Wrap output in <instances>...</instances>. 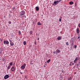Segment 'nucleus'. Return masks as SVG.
I'll use <instances>...</instances> for the list:
<instances>
[{
  "label": "nucleus",
  "instance_id": "49530a36",
  "mask_svg": "<svg viewBox=\"0 0 80 80\" xmlns=\"http://www.w3.org/2000/svg\"><path fill=\"white\" fill-rule=\"evenodd\" d=\"M1 41H3V39H1Z\"/></svg>",
  "mask_w": 80,
  "mask_h": 80
},
{
  "label": "nucleus",
  "instance_id": "a19ab883",
  "mask_svg": "<svg viewBox=\"0 0 80 80\" xmlns=\"http://www.w3.org/2000/svg\"><path fill=\"white\" fill-rule=\"evenodd\" d=\"M39 38H38L37 39L38 40H39Z\"/></svg>",
  "mask_w": 80,
  "mask_h": 80
},
{
  "label": "nucleus",
  "instance_id": "c85d7f7f",
  "mask_svg": "<svg viewBox=\"0 0 80 80\" xmlns=\"http://www.w3.org/2000/svg\"><path fill=\"white\" fill-rule=\"evenodd\" d=\"M33 23L34 24L35 23V21H33Z\"/></svg>",
  "mask_w": 80,
  "mask_h": 80
},
{
  "label": "nucleus",
  "instance_id": "412c9836",
  "mask_svg": "<svg viewBox=\"0 0 80 80\" xmlns=\"http://www.w3.org/2000/svg\"><path fill=\"white\" fill-rule=\"evenodd\" d=\"M50 62V59L48 60L47 61V63H49V62Z\"/></svg>",
  "mask_w": 80,
  "mask_h": 80
},
{
  "label": "nucleus",
  "instance_id": "f8f14e48",
  "mask_svg": "<svg viewBox=\"0 0 80 80\" xmlns=\"http://www.w3.org/2000/svg\"><path fill=\"white\" fill-rule=\"evenodd\" d=\"M21 68H22V69H24L25 68V66L23 65L22 66H21Z\"/></svg>",
  "mask_w": 80,
  "mask_h": 80
},
{
  "label": "nucleus",
  "instance_id": "1a4fd4ad",
  "mask_svg": "<svg viewBox=\"0 0 80 80\" xmlns=\"http://www.w3.org/2000/svg\"><path fill=\"white\" fill-rule=\"evenodd\" d=\"M60 52V51L59 50H58V49H57L56 50V54H58V53H59Z\"/></svg>",
  "mask_w": 80,
  "mask_h": 80
},
{
  "label": "nucleus",
  "instance_id": "0eeeda50",
  "mask_svg": "<svg viewBox=\"0 0 80 80\" xmlns=\"http://www.w3.org/2000/svg\"><path fill=\"white\" fill-rule=\"evenodd\" d=\"M9 41L10 42V44L11 46H13V45L14 44L13 43V42H12V40H9Z\"/></svg>",
  "mask_w": 80,
  "mask_h": 80
},
{
  "label": "nucleus",
  "instance_id": "79ce46f5",
  "mask_svg": "<svg viewBox=\"0 0 80 80\" xmlns=\"http://www.w3.org/2000/svg\"><path fill=\"white\" fill-rule=\"evenodd\" d=\"M77 73V72H75L74 73V74H76Z\"/></svg>",
  "mask_w": 80,
  "mask_h": 80
},
{
  "label": "nucleus",
  "instance_id": "4468645a",
  "mask_svg": "<svg viewBox=\"0 0 80 80\" xmlns=\"http://www.w3.org/2000/svg\"><path fill=\"white\" fill-rule=\"evenodd\" d=\"M69 3L70 5H72V4H73V2L71 1L69 2Z\"/></svg>",
  "mask_w": 80,
  "mask_h": 80
},
{
  "label": "nucleus",
  "instance_id": "2eb2a0df",
  "mask_svg": "<svg viewBox=\"0 0 80 80\" xmlns=\"http://www.w3.org/2000/svg\"><path fill=\"white\" fill-rule=\"evenodd\" d=\"M38 25H42V23H40V22H38L37 23Z\"/></svg>",
  "mask_w": 80,
  "mask_h": 80
},
{
  "label": "nucleus",
  "instance_id": "4be33fe9",
  "mask_svg": "<svg viewBox=\"0 0 80 80\" xmlns=\"http://www.w3.org/2000/svg\"><path fill=\"white\" fill-rule=\"evenodd\" d=\"M22 18H26V16H25V15H23L22 16Z\"/></svg>",
  "mask_w": 80,
  "mask_h": 80
},
{
  "label": "nucleus",
  "instance_id": "ddd939ff",
  "mask_svg": "<svg viewBox=\"0 0 80 80\" xmlns=\"http://www.w3.org/2000/svg\"><path fill=\"white\" fill-rule=\"evenodd\" d=\"M76 30L77 33H79V28H77Z\"/></svg>",
  "mask_w": 80,
  "mask_h": 80
},
{
  "label": "nucleus",
  "instance_id": "9b49d317",
  "mask_svg": "<svg viewBox=\"0 0 80 80\" xmlns=\"http://www.w3.org/2000/svg\"><path fill=\"white\" fill-rule=\"evenodd\" d=\"M36 11H38L39 10V8L38 7H36Z\"/></svg>",
  "mask_w": 80,
  "mask_h": 80
},
{
  "label": "nucleus",
  "instance_id": "6ab92c4d",
  "mask_svg": "<svg viewBox=\"0 0 80 80\" xmlns=\"http://www.w3.org/2000/svg\"><path fill=\"white\" fill-rule=\"evenodd\" d=\"M2 50L0 49V54H2Z\"/></svg>",
  "mask_w": 80,
  "mask_h": 80
},
{
  "label": "nucleus",
  "instance_id": "7ed1b4c3",
  "mask_svg": "<svg viewBox=\"0 0 80 80\" xmlns=\"http://www.w3.org/2000/svg\"><path fill=\"white\" fill-rule=\"evenodd\" d=\"M59 2H60L59 1H55L54 2V4H55V5H57V4H58Z\"/></svg>",
  "mask_w": 80,
  "mask_h": 80
},
{
  "label": "nucleus",
  "instance_id": "b1692460",
  "mask_svg": "<svg viewBox=\"0 0 80 80\" xmlns=\"http://www.w3.org/2000/svg\"><path fill=\"white\" fill-rule=\"evenodd\" d=\"M8 23H9V24H11V23H12V22H11V21H9Z\"/></svg>",
  "mask_w": 80,
  "mask_h": 80
},
{
  "label": "nucleus",
  "instance_id": "6e6552de",
  "mask_svg": "<svg viewBox=\"0 0 80 80\" xmlns=\"http://www.w3.org/2000/svg\"><path fill=\"white\" fill-rule=\"evenodd\" d=\"M11 70L12 72H14L15 71V69L14 68V66H12L11 68Z\"/></svg>",
  "mask_w": 80,
  "mask_h": 80
},
{
  "label": "nucleus",
  "instance_id": "bb28decb",
  "mask_svg": "<svg viewBox=\"0 0 80 80\" xmlns=\"http://www.w3.org/2000/svg\"><path fill=\"white\" fill-rule=\"evenodd\" d=\"M78 27L79 28H80V23L78 24Z\"/></svg>",
  "mask_w": 80,
  "mask_h": 80
},
{
  "label": "nucleus",
  "instance_id": "de8ad7c7",
  "mask_svg": "<svg viewBox=\"0 0 80 80\" xmlns=\"http://www.w3.org/2000/svg\"><path fill=\"white\" fill-rule=\"evenodd\" d=\"M61 1V0H59V1L60 2Z\"/></svg>",
  "mask_w": 80,
  "mask_h": 80
},
{
  "label": "nucleus",
  "instance_id": "9d476101",
  "mask_svg": "<svg viewBox=\"0 0 80 80\" xmlns=\"http://www.w3.org/2000/svg\"><path fill=\"white\" fill-rule=\"evenodd\" d=\"M57 39L58 40H62V38L60 36H59L58 37Z\"/></svg>",
  "mask_w": 80,
  "mask_h": 80
},
{
  "label": "nucleus",
  "instance_id": "aec40b11",
  "mask_svg": "<svg viewBox=\"0 0 80 80\" xmlns=\"http://www.w3.org/2000/svg\"><path fill=\"white\" fill-rule=\"evenodd\" d=\"M66 44L68 46L69 45V44H68V42H66Z\"/></svg>",
  "mask_w": 80,
  "mask_h": 80
},
{
  "label": "nucleus",
  "instance_id": "603ef678",
  "mask_svg": "<svg viewBox=\"0 0 80 80\" xmlns=\"http://www.w3.org/2000/svg\"><path fill=\"white\" fill-rule=\"evenodd\" d=\"M31 80H32V79H31Z\"/></svg>",
  "mask_w": 80,
  "mask_h": 80
},
{
  "label": "nucleus",
  "instance_id": "393cba45",
  "mask_svg": "<svg viewBox=\"0 0 80 80\" xmlns=\"http://www.w3.org/2000/svg\"><path fill=\"white\" fill-rule=\"evenodd\" d=\"M75 7H77V2H76L75 3Z\"/></svg>",
  "mask_w": 80,
  "mask_h": 80
},
{
  "label": "nucleus",
  "instance_id": "a18cd8bd",
  "mask_svg": "<svg viewBox=\"0 0 80 80\" xmlns=\"http://www.w3.org/2000/svg\"><path fill=\"white\" fill-rule=\"evenodd\" d=\"M70 63H71H71H72V62H70Z\"/></svg>",
  "mask_w": 80,
  "mask_h": 80
},
{
  "label": "nucleus",
  "instance_id": "4c0bfd02",
  "mask_svg": "<svg viewBox=\"0 0 80 80\" xmlns=\"http://www.w3.org/2000/svg\"><path fill=\"white\" fill-rule=\"evenodd\" d=\"M72 65V64H69V66H71Z\"/></svg>",
  "mask_w": 80,
  "mask_h": 80
},
{
  "label": "nucleus",
  "instance_id": "f3484780",
  "mask_svg": "<svg viewBox=\"0 0 80 80\" xmlns=\"http://www.w3.org/2000/svg\"><path fill=\"white\" fill-rule=\"evenodd\" d=\"M23 43L24 45H25L26 44H27V42H26V41H24L23 42Z\"/></svg>",
  "mask_w": 80,
  "mask_h": 80
},
{
  "label": "nucleus",
  "instance_id": "58836bf2",
  "mask_svg": "<svg viewBox=\"0 0 80 80\" xmlns=\"http://www.w3.org/2000/svg\"><path fill=\"white\" fill-rule=\"evenodd\" d=\"M80 38V37L79 36L77 39H78Z\"/></svg>",
  "mask_w": 80,
  "mask_h": 80
},
{
  "label": "nucleus",
  "instance_id": "39448f33",
  "mask_svg": "<svg viewBox=\"0 0 80 80\" xmlns=\"http://www.w3.org/2000/svg\"><path fill=\"white\" fill-rule=\"evenodd\" d=\"M78 59H79V58L76 57L75 60L74 61V63H76L77 61L78 60Z\"/></svg>",
  "mask_w": 80,
  "mask_h": 80
},
{
  "label": "nucleus",
  "instance_id": "8fccbe9b",
  "mask_svg": "<svg viewBox=\"0 0 80 80\" xmlns=\"http://www.w3.org/2000/svg\"><path fill=\"white\" fill-rule=\"evenodd\" d=\"M52 5H53L54 4H53Z\"/></svg>",
  "mask_w": 80,
  "mask_h": 80
},
{
  "label": "nucleus",
  "instance_id": "e433bc0d",
  "mask_svg": "<svg viewBox=\"0 0 80 80\" xmlns=\"http://www.w3.org/2000/svg\"><path fill=\"white\" fill-rule=\"evenodd\" d=\"M53 53H54V54H55V52H53Z\"/></svg>",
  "mask_w": 80,
  "mask_h": 80
},
{
  "label": "nucleus",
  "instance_id": "5701e85b",
  "mask_svg": "<svg viewBox=\"0 0 80 80\" xmlns=\"http://www.w3.org/2000/svg\"><path fill=\"white\" fill-rule=\"evenodd\" d=\"M32 61H31V63H30V64H31V65H33V63H32Z\"/></svg>",
  "mask_w": 80,
  "mask_h": 80
},
{
  "label": "nucleus",
  "instance_id": "cd10ccee",
  "mask_svg": "<svg viewBox=\"0 0 80 80\" xmlns=\"http://www.w3.org/2000/svg\"><path fill=\"white\" fill-rule=\"evenodd\" d=\"M59 22H61L62 21V19L61 18H59Z\"/></svg>",
  "mask_w": 80,
  "mask_h": 80
},
{
  "label": "nucleus",
  "instance_id": "c756f323",
  "mask_svg": "<svg viewBox=\"0 0 80 80\" xmlns=\"http://www.w3.org/2000/svg\"><path fill=\"white\" fill-rule=\"evenodd\" d=\"M19 35H21V32L19 31Z\"/></svg>",
  "mask_w": 80,
  "mask_h": 80
},
{
  "label": "nucleus",
  "instance_id": "f704fd0d",
  "mask_svg": "<svg viewBox=\"0 0 80 80\" xmlns=\"http://www.w3.org/2000/svg\"><path fill=\"white\" fill-rule=\"evenodd\" d=\"M79 65L78 64H77V67H78Z\"/></svg>",
  "mask_w": 80,
  "mask_h": 80
},
{
  "label": "nucleus",
  "instance_id": "3c124183",
  "mask_svg": "<svg viewBox=\"0 0 80 80\" xmlns=\"http://www.w3.org/2000/svg\"><path fill=\"white\" fill-rule=\"evenodd\" d=\"M61 18H62V17H61Z\"/></svg>",
  "mask_w": 80,
  "mask_h": 80
},
{
  "label": "nucleus",
  "instance_id": "dca6fc26",
  "mask_svg": "<svg viewBox=\"0 0 80 80\" xmlns=\"http://www.w3.org/2000/svg\"><path fill=\"white\" fill-rule=\"evenodd\" d=\"M9 65H10V66H12V65H13V62H11L9 63Z\"/></svg>",
  "mask_w": 80,
  "mask_h": 80
},
{
  "label": "nucleus",
  "instance_id": "a878e982",
  "mask_svg": "<svg viewBox=\"0 0 80 80\" xmlns=\"http://www.w3.org/2000/svg\"><path fill=\"white\" fill-rule=\"evenodd\" d=\"M72 79V77H70L69 78V80H71Z\"/></svg>",
  "mask_w": 80,
  "mask_h": 80
},
{
  "label": "nucleus",
  "instance_id": "37998d69",
  "mask_svg": "<svg viewBox=\"0 0 80 80\" xmlns=\"http://www.w3.org/2000/svg\"><path fill=\"white\" fill-rule=\"evenodd\" d=\"M20 73L21 74H22V72H20Z\"/></svg>",
  "mask_w": 80,
  "mask_h": 80
},
{
  "label": "nucleus",
  "instance_id": "473e14b6",
  "mask_svg": "<svg viewBox=\"0 0 80 80\" xmlns=\"http://www.w3.org/2000/svg\"><path fill=\"white\" fill-rule=\"evenodd\" d=\"M23 66H26V64H25V63L24 64H23Z\"/></svg>",
  "mask_w": 80,
  "mask_h": 80
},
{
  "label": "nucleus",
  "instance_id": "423d86ee",
  "mask_svg": "<svg viewBox=\"0 0 80 80\" xmlns=\"http://www.w3.org/2000/svg\"><path fill=\"white\" fill-rule=\"evenodd\" d=\"M8 78H9V76L8 75H6L4 77V78L5 79H7Z\"/></svg>",
  "mask_w": 80,
  "mask_h": 80
},
{
  "label": "nucleus",
  "instance_id": "2f4dec72",
  "mask_svg": "<svg viewBox=\"0 0 80 80\" xmlns=\"http://www.w3.org/2000/svg\"><path fill=\"white\" fill-rule=\"evenodd\" d=\"M75 48H77V45H75Z\"/></svg>",
  "mask_w": 80,
  "mask_h": 80
},
{
  "label": "nucleus",
  "instance_id": "20e7f679",
  "mask_svg": "<svg viewBox=\"0 0 80 80\" xmlns=\"http://www.w3.org/2000/svg\"><path fill=\"white\" fill-rule=\"evenodd\" d=\"M3 43L5 45L6 44H7V45H8L9 44V42H8V41H3Z\"/></svg>",
  "mask_w": 80,
  "mask_h": 80
},
{
  "label": "nucleus",
  "instance_id": "c03bdc74",
  "mask_svg": "<svg viewBox=\"0 0 80 80\" xmlns=\"http://www.w3.org/2000/svg\"><path fill=\"white\" fill-rule=\"evenodd\" d=\"M34 44H35L36 45L37 43H36V42H34Z\"/></svg>",
  "mask_w": 80,
  "mask_h": 80
},
{
  "label": "nucleus",
  "instance_id": "ea45409f",
  "mask_svg": "<svg viewBox=\"0 0 80 80\" xmlns=\"http://www.w3.org/2000/svg\"><path fill=\"white\" fill-rule=\"evenodd\" d=\"M72 65H74V63H72Z\"/></svg>",
  "mask_w": 80,
  "mask_h": 80
},
{
  "label": "nucleus",
  "instance_id": "f03ea898",
  "mask_svg": "<svg viewBox=\"0 0 80 80\" xmlns=\"http://www.w3.org/2000/svg\"><path fill=\"white\" fill-rule=\"evenodd\" d=\"M25 11H22L21 12V14H20V15H25Z\"/></svg>",
  "mask_w": 80,
  "mask_h": 80
},
{
  "label": "nucleus",
  "instance_id": "7c9ffc66",
  "mask_svg": "<svg viewBox=\"0 0 80 80\" xmlns=\"http://www.w3.org/2000/svg\"><path fill=\"white\" fill-rule=\"evenodd\" d=\"M13 10H15V7H14L13 8Z\"/></svg>",
  "mask_w": 80,
  "mask_h": 80
},
{
  "label": "nucleus",
  "instance_id": "a211bd4d",
  "mask_svg": "<svg viewBox=\"0 0 80 80\" xmlns=\"http://www.w3.org/2000/svg\"><path fill=\"white\" fill-rule=\"evenodd\" d=\"M10 66L9 65L8 67V70H9V69H10Z\"/></svg>",
  "mask_w": 80,
  "mask_h": 80
},
{
  "label": "nucleus",
  "instance_id": "f257e3e1",
  "mask_svg": "<svg viewBox=\"0 0 80 80\" xmlns=\"http://www.w3.org/2000/svg\"><path fill=\"white\" fill-rule=\"evenodd\" d=\"M74 42H75V39L72 38L70 41L71 45L72 46V47L74 45Z\"/></svg>",
  "mask_w": 80,
  "mask_h": 80
},
{
  "label": "nucleus",
  "instance_id": "c9c22d12",
  "mask_svg": "<svg viewBox=\"0 0 80 80\" xmlns=\"http://www.w3.org/2000/svg\"><path fill=\"white\" fill-rule=\"evenodd\" d=\"M15 5H17V3L16 2H15Z\"/></svg>",
  "mask_w": 80,
  "mask_h": 80
},
{
  "label": "nucleus",
  "instance_id": "72a5a7b5",
  "mask_svg": "<svg viewBox=\"0 0 80 80\" xmlns=\"http://www.w3.org/2000/svg\"><path fill=\"white\" fill-rule=\"evenodd\" d=\"M32 31L31 32V33H30V35H32Z\"/></svg>",
  "mask_w": 80,
  "mask_h": 80
},
{
  "label": "nucleus",
  "instance_id": "09e8293b",
  "mask_svg": "<svg viewBox=\"0 0 80 80\" xmlns=\"http://www.w3.org/2000/svg\"><path fill=\"white\" fill-rule=\"evenodd\" d=\"M6 67H7V66H6Z\"/></svg>",
  "mask_w": 80,
  "mask_h": 80
}]
</instances>
